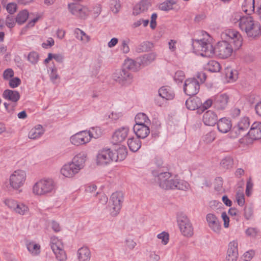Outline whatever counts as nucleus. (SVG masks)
Returning a JSON list of instances; mask_svg holds the SVG:
<instances>
[{
    "label": "nucleus",
    "instance_id": "nucleus-16",
    "mask_svg": "<svg viewBox=\"0 0 261 261\" xmlns=\"http://www.w3.org/2000/svg\"><path fill=\"white\" fill-rule=\"evenodd\" d=\"M238 244L237 241L230 242L228 246L225 261H237L238 257Z\"/></svg>",
    "mask_w": 261,
    "mask_h": 261
},
{
    "label": "nucleus",
    "instance_id": "nucleus-57",
    "mask_svg": "<svg viewBox=\"0 0 261 261\" xmlns=\"http://www.w3.org/2000/svg\"><path fill=\"white\" fill-rule=\"evenodd\" d=\"M244 216L246 219L249 220L253 216V208L249 206H246L244 208Z\"/></svg>",
    "mask_w": 261,
    "mask_h": 261
},
{
    "label": "nucleus",
    "instance_id": "nucleus-45",
    "mask_svg": "<svg viewBox=\"0 0 261 261\" xmlns=\"http://www.w3.org/2000/svg\"><path fill=\"white\" fill-rule=\"evenodd\" d=\"M233 165V159L230 156H226L223 159L220 163L222 168L228 169L232 167Z\"/></svg>",
    "mask_w": 261,
    "mask_h": 261
},
{
    "label": "nucleus",
    "instance_id": "nucleus-37",
    "mask_svg": "<svg viewBox=\"0 0 261 261\" xmlns=\"http://www.w3.org/2000/svg\"><path fill=\"white\" fill-rule=\"evenodd\" d=\"M13 212L20 215H25L29 214V208L28 206L24 203L17 202Z\"/></svg>",
    "mask_w": 261,
    "mask_h": 261
},
{
    "label": "nucleus",
    "instance_id": "nucleus-48",
    "mask_svg": "<svg viewBox=\"0 0 261 261\" xmlns=\"http://www.w3.org/2000/svg\"><path fill=\"white\" fill-rule=\"evenodd\" d=\"M216 138V133L214 131H211L202 137V139L204 142L206 144H210L212 143Z\"/></svg>",
    "mask_w": 261,
    "mask_h": 261
},
{
    "label": "nucleus",
    "instance_id": "nucleus-14",
    "mask_svg": "<svg viewBox=\"0 0 261 261\" xmlns=\"http://www.w3.org/2000/svg\"><path fill=\"white\" fill-rule=\"evenodd\" d=\"M199 83L195 78L188 79L185 82L184 91L187 95H196L199 92Z\"/></svg>",
    "mask_w": 261,
    "mask_h": 261
},
{
    "label": "nucleus",
    "instance_id": "nucleus-38",
    "mask_svg": "<svg viewBox=\"0 0 261 261\" xmlns=\"http://www.w3.org/2000/svg\"><path fill=\"white\" fill-rule=\"evenodd\" d=\"M225 76L229 82L236 81L238 77V72L237 70L233 69L231 67H227L225 69Z\"/></svg>",
    "mask_w": 261,
    "mask_h": 261
},
{
    "label": "nucleus",
    "instance_id": "nucleus-49",
    "mask_svg": "<svg viewBox=\"0 0 261 261\" xmlns=\"http://www.w3.org/2000/svg\"><path fill=\"white\" fill-rule=\"evenodd\" d=\"M90 136V140L92 138H98L101 135V132L100 129L98 127H92L90 130L87 131Z\"/></svg>",
    "mask_w": 261,
    "mask_h": 261
},
{
    "label": "nucleus",
    "instance_id": "nucleus-23",
    "mask_svg": "<svg viewBox=\"0 0 261 261\" xmlns=\"http://www.w3.org/2000/svg\"><path fill=\"white\" fill-rule=\"evenodd\" d=\"M247 135L253 140L261 139V123H254Z\"/></svg>",
    "mask_w": 261,
    "mask_h": 261
},
{
    "label": "nucleus",
    "instance_id": "nucleus-50",
    "mask_svg": "<svg viewBox=\"0 0 261 261\" xmlns=\"http://www.w3.org/2000/svg\"><path fill=\"white\" fill-rule=\"evenodd\" d=\"M39 59V54L34 51L30 52L28 56V60L33 65H35L38 63Z\"/></svg>",
    "mask_w": 261,
    "mask_h": 261
},
{
    "label": "nucleus",
    "instance_id": "nucleus-9",
    "mask_svg": "<svg viewBox=\"0 0 261 261\" xmlns=\"http://www.w3.org/2000/svg\"><path fill=\"white\" fill-rule=\"evenodd\" d=\"M50 247L56 255V258L59 261H65L67 259L66 254L64 249V245L61 240L57 237H53L50 238Z\"/></svg>",
    "mask_w": 261,
    "mask_h": 261
},
{
    "label": "nucleus",
    "instance_id": "nucleus-11",
    "mask_svg": "<svg viewBox=\"0 0 261 261\" xmlns=\"http://www.w3.org/2000/svg\"><path fill=\"white\" fill-rule=\"evenodd\" d=\"M132 78L131 73L125 68L117 70L113 74V80L122 86L130 84Z\"/></svg>",
    "mask_w": 261,
    "mask_h": 261
},
{
    "label": "nucleus",
    "instance_id": "nucleus-55",
    "mask_svg": "<svg viewBox=\"0 0 261 261\" xmlns=\"http://www.w3.org/2000/svg\"><path fill=\"white\" fill-rule=\"evenodd\" d=\"M130 42L129 39H124L121 41L120 49L124 54H127L129 51L128 44Z\"/></svg>",
    "mask_w": 261,
    "mask_h": 261
},
{
    "label": "nucleus",
    "instance_id": "nucleus-32",
    "mask_svg": "<svg viewBox=\"0 0 261 261\" xmlns=\"http://www.w3.org/2000/svg\"><path fill=\"white\" fill-rule=\"evenodd\" d=\"M256 3L257 0H245L242 5L243 11L250 14L256 8Z\"/></svg>",
    "mask_w": 261,
    "mask_h": 261
},
{
    "label": "nucleus",
    "instance_id": "nucleus-33",
    "mask_svg": "<svg viewBox=\"0 0 261 261\" xmlns=\"http://www.w3.org/2000/svg\"><path fill=\"white\" fill-rule=\"evenodd\" d=\"M141 65L140 60L137 61L133 59H127L125 60L124 67L127 70L137 71L138 68Z\"/></svg>",
    "mask_w": 261,
    "mask_h": 261
},
{
    "label": "nucleus",
    "instance_id": "nucleus-15",
    "mask_svg": "<svg viewBox=\"0 0 261 261\" xmlns=\"http://www.w3.org/2000/svg\"><path fill=\"white\" fill-rule=\"evenodd\" d=\"M70 141L75 146L85 144L90 141V136L87 130L81 131L72 135L70 138Z\"/></svg>",
    "mask_w": 261,
    "mask_h": 261
},
{
    "label": "nucleus",
    "instance_id": "nucleus-25",
    "mask_svg": "<svg viewBox=\"0 0 261 261\" xmlns=\"http://www.w3.org/2000/svg\"><path fill=\"white\" fill-rule=\"evenodd\" d=\"M217 127L219 132L226 133L230 130L232 127L231 121L226 118H222L217 122Z\"/></svg>",
    "mask_w": 261,
    "mask_h": 261
},
{
    "label": "nucleus",
    "instance_id": "nucleus-41",
    "mask_svg": "<svg viewBox=\"0 0 261 261\" xmlns=\"http://www.w3.org/2000/svg\"><path fill=\"white\" fill-rule=\"evenodd\" d=\"M76 17L81 19H86L89 15L90 10L85 6L81 5V8L79 9Z\"/></svg>",
    "mask_w": 261,
    "mask_h": 261
},
{
    "label": "nucleus",
    "instance_id": "nucleus-17",
    "mask_svg": "<svg viewBox=\"0 0 261 261\" xmlns=\"http://www.w3.org/2000/svg\"><path fill=\"white\" fill-rule=\"evenodd\" d=\"M129 128L126 126L119 128L114 132L112 136L114 144H118L124 141L128 136Z\"/></svg>",
    "mask_w": 261,
    "mask_h": 261
},
{
    "label": "nucleus",
    "instance_id": "nucleus-1",
    "mask_svg": "<svg viewBox=\"0 0 261 261\" xmlns=\"http://www.w3.org/2000/svg\"><path fill=\"white\" fill-rule=\"evenodd\" d=\"M227 35L229 38V40L220 41L214 48V54L221 59H226L229 57L232 54L233 48L231 44L234 45V49H239L242 45V37L240 34L235 30H229Z\"/></svg>",
    "mask_w": 261,
    "mask_h": 261
},
{
    "label": "nucleus",
    "instance_id": "nucleus-43",
    "mask_svg": "<svg viewBox=\"0 0 261 261\" xmlns=\"http://www.w3.org/2000/svg\"><path fill=\"white\" fill-rule=\"evenodd\" d=\"M206 68L211 72H217L220 71L221 69V65L217 61L211 60L208 62Z\"/></svg>",
    "mask_w": 261,
    "mask_h": 261
},
{
    "label": "nucleus",
    "instance_id": "nucleus-12",
    "mask_svg": "<svg viewBox=\"0 0 261 261\" xmlns=\"http://www.w3.org/2000/svg\"><path fill=\"white\" fill-rule=\"evenodd\" d=\"M250 126V120L248 117H244L241 118L231 131V134L234 138H237L243 135L248 130Z\"/></svg>",
    "mask_w": 261,
    "mask_h": 261
},
{
    "label": "nucleus",
    "instance_id": "nucleus-47",
    "mask_svg": "<svg viewBox=\"0 0 261 261\" xmlns=\"http://www.w3.org/2000/svg\"><path fill=\"white\" fill-rule=\"evenodd\" d=\"M81 5L80 4L70 3H69L67 5V8L69 12L73 16H76L78 11H79V9L81 8Z\"/></svg>",
    "mask_w": 261,
    "mask_h": 261
},
{
    "label": "nucleus",
    "instance_id": "nucleus-8",
    "mask_svg": "<svg viewBox=\"0 0 261 261\" xmlns=\"http://www.w3.org/2000/svg\"><path fill=\"white\" fill-rule=\"evenodd\" d=\"M177 222L181 233L185 237H191L193 234V227L187 216L184 214L177 215Z\"/></svg>",
    "mask_w": 261,
    "mask_h": 261
},
{
    "label": "nucleus",
    "instance_id": "nucleus-63",
    "mask_svg": "<svg viewBox=\"0 0 261 261\" xmlns=\"http://www.w3.org/2000/svg\"><path fill=\"white\" fill-rule=\"evenodd\" d=\"M49 77L51 81L53 83H56V80L59 79V76L57 73V70L56 68H52L51 72L49 74Z\"/></svg>",
    "mask_w": 261,
    "mask_h": 261
},
{
    "label": "nucleus",
    "instance_id": "nucleus-24",
    "mask_svg": "<svg viewBox=\"0 0 261 261\" xmlns=\"http://www.w3.org/2000/svg\"><path fill=\"white\" fill-rule=\"evenodd\" d=\"M203 122L206 125L214 126L217 123V115L213 111H207L203 114Z\"/></svg>",
    "mask_w": 261,
    "mask_h": 261
},
{
    "label": "nucleus",
    "instance_id": "nucleus-54",
    "mask_svg": "<svg viewBox=\"0 0 261 261\" xmlns=\"http://www.w3.org/2000/svg\"><path fill=\"white\" fill-rule=\"evenodd\" d=\"M5 8H6L7 12L11 15L14 14L17 9V5L14 3L7 4Z\"/></svg>",
    "mask_w": 261,
    "mask_h": 261
},
{
    "label": "nucleus",
    "instance_id": "nucleus-6",
    "mask_svg": "<svg viewBox=\"0 0 261 261\" xmlns=\"http://www.w3.org/2000/svg\"><path fill=\"white\" fill-rule=\"evenodd\" d=\"M124 200L123 194L121 191L113 193L110 199V214L115 217L119 213Z\"/></svg>",
    "mask_w": 261,
    "mask_h": 261
},
{
    "label": "nucleus",
    "instance_id": "nucleus-30",
    "mask_svg": "<svg viewBox=\"0 0 261 261\" xmlns=\"http://www.w3.org/2000/svg\"><path fill=\"white\" fill-rule=\"evenodd\" d=\"M77 257L79 261H89L91 258V252L87 247L80 248L77 251Z\"/></svg>",
    "mask_w": 261,
    "mask_h": 261
},
{
    "label": "nucleus",
    "instance_id": "nucleus-21",
    "mask_svg": "<svg viewBox=\"0 0 261 261\" xmlns=\"http://www.w3.org/2000/svg\"><path fill=\"white\" fill-rule=\"evenodd\" d=\"M134 131L139 138L144 139L150 133L149 126L147 124H135L133 127Z\"/></svg>",
    "mask_w": 261,
    "mask_h": 261
},
{
    "label": "nucleus",
    "instance_id": "nucleus-31",
    "mask_svg": "<svg viewBox=\"0 0 261 261\" xmlns=\"http://www.w3.org/2000/svg\"><path fill=\"white\" fill-rule=\"evenodd\" d=\"M149 6L150 3L147 0H142L135 6L133 14L137 15L141 13L144 12L148 10Z\"/></svg>",
    "mask_w": 261,
    "mask_h": 261
},
{
    "label": "nucleus",
    "instance_id": "nucleus-34",
    "mask_svg": "<svg viewBox=\"0 0 261 261\" xmlns=\"http://www.w3.org/2000/svg\"><path fill=\"white\" fill-rule=\"evenodd\" d=\"M27 248L33 255H37L40 253V245L34 241H27Z\"/></svg>",
    "mask_w": 261,
    "mask_h": 261
},
{
    "label": "nucleus",
    "instance_id": "nucleus-59",
    "mask_svg": "<svg viewBox=\"0 0 261 261\" xmlns=\"http://www.w3.org/2000/svg\"><path fill=\"white\" fill-rule=\"evenodd\" d=\"M9 86L12 88H15L19 86L21 84V80L18 77H14L9 80Z\"/></svg>",
    "mask_w": 261,
    "mask_h": 261
},
{
    "label": "nucleus",
    "instance_id": "nucleus-39",
    "mask_svg": "<svg viewBox=\"0 0 261 261\" xmlns=\"http://www.w3.org/2000/svg\"><path fill=\"white\" fill-rule=\"evenodd\" d=\"M74 34L76 39L80 40L84 43L88 42L90 40V37L79 28L74 30Z\"/></svg>",
    "mask_w": 261,
    "mask_h": 261
},
{
    "label": "nucleus",
    "instance_id": "nucleus-61",
    "mask_svg": "<svg viewBox=\"0 0 261 261\" xmlns=\"http://www.w3.org/2000/svg\"><path fill=\"white\" fill-rule=\"evenodd\" d=\"M253 186V184L251 181V178H249L247 181L245 191L246 195L248 197L251 195Z\"/></svg>",
    "mask_w": 261,
    "mask_h": 261
},
{
    "label": "nucleus",
    "instance_id": "nucleus-56",
    "mask_svg": "<svg viewBox=\"0 0 261 261\" xmlns=\"http://www.w3.org/2000/svg\"><path fill=\"white\" fill-rule=\"evenodd\" d=\"M236 198L239 205L243 206L245 202V196L243 192H237Z\"/></svg>",
    "mask_w": 261,
    "mask_h": 261
},
{
    "label": "nucleus",
    "instance_id": "nucleus-4",
    "mask_svg": "<svg viewBox=\"0 0 261 261\" xmlns=\"http://www.w3.org/2000/svg\"><path fill=\"white\" fill-rule=\"evenodd\" d=\"M241 30L249 38L256 39L261 36L260 23L250 16L243 19L241 22Z\"/></svg>",
    "mask_w": 261,
    "mask_h": 261
},
{
    "label": "nucleus",
    "instance_id": "nucleus-35",
    "mask_svg": "<svg viewBox=\"0 0 261 261\" xmlns=\"http://www.w3.org/2000/svg\"><path fill=\"white\" fill-rule=\"evenodd\" d=\"M127 145L129 149L133 152L138 151L141 146V142L139 138H132L128 139Z\"/></svg>",
    "mask_w": 261,
    "mask_h": 261
},
{
    "label": "nucleus",
    "instance_id": "nucleus-60",
    "mask_svg": "<svg viewBox=\"0 0 261 261\" xmlns=\"http://www.w3.org/2000/svg\"><path fill=\"white\" fill-rule=\"evenodd\" d=\"M158 238L162 240V242L164 245H166L169 241V234L166 232H162L157 236Z\"/></svg>",
    "mask_w": 261,
    "mask_h": 261
},
{
    "label": "nucleus",
    "instance_id": "nucleus-18",
    "mask_svg": "<svg viewBox=\"0 0 261 261\" xmlns=\"http://www.w3.org/2000/svg\"><path fill=\"white\" fill-rule=\"evenodd\" d=\"M206 221L208 226L215 233H219L221 231V226L217 217L213 214H208L206 217Z\"/></svg>",
    "mask_w": 261,
    "mask_h": 261
},
{
    "label": "nucleus",
    "instance_id": "nucleus-52",
    "mask_svg": "<svg viewBox=\"0 0 261 261\" xmlns=\"http://www.w3.org/2000/svg\"><path fill=\"white\" fill-rule=\"evenodd\" d=\"M247 18V16H241L239 13L234 14L231 19V21L233 23H238V25L241 29V22L243 18Z\"/></svg>",
    "mask_w": 261,
    "mask_h": 261
},
{
    "label": "nucleus",
    "instance_id": "nucleus-29",
    "mask_svg": "<svg viewBox=\"0 0 261 261\" xmlns=\"http://www.w3.org/2000/svg\"><path fill=\"white\" fill-rule=\"evenodd\" d=\"M44 133V130L42 126L40 124H38L30 130L28 134V137L31 139H37L39 138Z\"/></svg>",
    "mask_w": 261,
    "mask_h": 261
},
{
    "label": "nucleus",
    "instance_id": "nucleus-22",
    "mask_svg": "<svg viewBox=\"0 0 261 261\" xmlns=\"http://www.w3.org/2000/svg\"><path fill=\"white\" fill-rule=\"evenodd\" d=\"M87 154L84 151H81L76 154L72 159L71 162L80 170L82 169L86 161Z\"/></svg>",
    "mask_w": 261,
    "mask_h": 261
},
{
    "label": "nucleus",
    "instance_id": "nucleus-40",
    "mask_svg": "<svg viewBox=\"0 0 261 261\" xmlns=\"http://www.w3.org/2000/svg\"><path fill=\"white\" fill-rule=\"evenodd\" d=\"M29 14V12L27 10H23L20 11L15 18L16 23L19 25L23 24L28 19Z\"/></svg>",
    "mask_w": 261,
    "mask_h": 261
},
{
    "label": "nucleus",
    "instance_id": "nucleus-28",
    "mask_svg": "<svg viewBox=\"0 0 261 261\" xmlns=\"http://www.w3.org/2000/svg\"><path fill=\"white\" fill-rule=\"evenodd\" d=\"M127 155V150L125 146H119L115 152H113V160L115 162L124 160Z\"/></svg>",
    "mask_w": 261,
    "mask_h": 261
},
{
    "label": "nucleus",
    "instance_id": "nucleus-51",
    "mask_svg": "<svg viewBox=\"0 0 261 261\" xmlns=\"http://www.w3.org/2000/svg\"><path fill=\"white\" fill-rule=\"evenodd\" d=\"M17 202V201L11 198H6L4 200L5 204L13 211H14Z\"/></svg>",
    "mask_w": 261,
    "mask_h": 261
},
{
    "label": "nucleus",
    "instance_id": "nucleus-13",
    "mask_svg": "<svg viewBox=\"0 0 261 261\" xmlns=\"http://www.w3.org/2000/svg\"><path fill=\"white\" fill-rule=\"evenodd\" d=\"M113 160V152L110 148H103L99 150L96 156V163L99 165H107Z\"/></svg>",
    "mask_w": 261,
    "mask_h": 261
},
{
    "label": "nucleus",
    "instance_id": "nucleus-7",
    "mask_svg": "<svg viewBox=\"0 0 261 261\" xmlns=\"http://www.w3.org/2000/svg\"><path fill=\"white\" fill-rule=\"evenodd\" d=\"M3 97L6 100L12 101V103L5 102L4 105L7 111L9 113H12L16 106V103L20 99V94L16 90L10 89L5 90L3 94Z\"/></svg>",
    "mask_w": 261,
    "mask_h": 261
},
{
    "label": "nucleus",
    "instance_id": "nucleus-44",
    "mask_svg": "<svg viewBox=\"0 0 261 261\" xmlns=\"http://www.w3.org/2000/svg\"><path fill=\"white\" fill-rule=\"evenodd\" d=\"M136 124H147L149 120L147 115L143 113H138L135 117Z\"/></svg>",
    "mask_w": 261,
    "mask_h": 261
},
{
    "label": "nucleus",
    "instance_id": "nucleus-20",
    "mask_svg": "<svg viewBox=\"0 0 261 261\" xmlns=\"http://www.w3.org/2000/svg\"><path fill=\"white\" fill-rule=\"evenodd\" d=\"M229 97L226 94L217 95L214 100V106L218 110H224L227 106Z\"/></svg>",
    "mask_w": 261,
    "mask_h": 261
},
{
    "label": "nucleus",
    "instance_id": "nucleus-27",
    "mask_svg": "<svg viewBox=\"0 0 261 261\" xmlns=\"http://www.w3.org/2000/svg\"><path fill=\"white\" fill-rule=\"evenodd\" d=\"M187 108L190 110H195L200 109L202 106V101L200 98L193 97L188 99L186 101Z\"/></svg>",
    "mask_w": 261,
    "mask_h": 261
},
{
    "label": "nucleus",
    "instance_id": "nucleus-5",
    "mask_svg": "<svg viewBox=\"0 0 261 261\" xmlns=\"http://www.w3.org/2000/svg\"><path fill=\"white\" fill-rule=\"evenodd\" d=\"M56 183L51 178H43L37 181L33 186L32 192L37 196H43L54 192Z\"/></svg>",
    "mask_w": 261,
    "mask_h": 261
},
{
    "label": "nucleus",
    "instance_id": "nucleus-2",
    "mask_svg": "<svg viewBox=\"0 0 261 261\" xmlns=\"http://www.w3.org/2000/svg\"><path fill=\"white\" fill-rule=\"evenodd\" d=\"M152 173L159 187L164 190H180L186 191L189 184L186 181L178 178H171L172 174L162 170H153Z\"/></svg>",
    "mask_w": 261,
    "mask_h": 261
},
{
    "label": "nucleus",
    "instance_id": "nucleus-42",
    "mask_svg": "<svg viewBox=\"0 0 261 261\" xmlns=\"http://www.w3.org/2000/svg\"><path fill=\"white\" fill-rule=\"evenodd\" d=\"M176 4L174 0H167L161 3L159 7L160 10L165 11H168L173 9V5Z\"/></svg>",
    "mask_w": 261,
    "mask_h": 261
},
{
    "label": "nucleus",
    "instance_id": "nucleus-64",
    "mask_svg": "<svg viewBox=\"0 0 261 261\" xmlns=\"http://www.w3.org/2000/svg\"><path fill=\"white\" fill-rule=\"evenodd\" d=\"M101 6L100 4H96L93 8V15L94 18L97 17L101 12Z\"/></svg>",
    "mask_w": 261,
    "mask_h": 261
},
{
    "label": "nucleus",
    "instance_id": "nucleus-62",
    "mask_svg": "<svg viewBox=\"0 0 261 261\" xmlns=\"http://www.w3.org/2000/svg\"><path fill=\"white\" fill-rule=\"evenodd\" d=\"M14 75V71L11 68L5 70L3 73V77L6 80H10Z\"/></svg>",
    "mask_w": 261,
    "mask_h": 261
},
{
    "label": "nucleus",
    "instance_id": "nucleus-36",
    "mask_svg": "<svg viewBox=\"0 0 261 261\" xmlns=\"http://www.w3.org/2000/svg\"><path fill=\"white\" fill-rule=\"evenodd\" d=\"M155 58L156 54L154 53H151L139 57L137 59V60H140L141 65L145 66L153 62Z\"/></svg>",
    "mask_w": 261,
    "mask_h": 261
},
{
    "label": "nucleus",
    "instance_id": "nucleus-26",
    "mask_svg": "<svg viewBox=\"0 0 261 261\" xmlns=\"http://www.w3.org/2000/svg\"><path fill=\"white\" fill-rule=\"evenodd\" d=\"M159 95L163 99L172 100L175 96V93L172 88L169 86H163L159 90Z\"/></svg>",
    "mask_w": 261,
    "mask_h": 261
},
{
    "label": "nucleus",
    "instance_id": "nucleus-58",
    "mask_svg": "<svg viewBox=\"0 0 261 261\" xmlns=\"http://www.w3.org/2000/svg\"><path fill=\"white\" fill-rule=\"evenodd\" d=\"M185 73L182 71L178 70L175 73L174 79L177 83H180L185 79Z\"/></svg>",
    "mask_w": 261,
    "mask_h": 261
},
{
    "label": "nucleus",
    "instance_id": "nucleus-19",
    "mask_svg": "<svg viewBox=\"0 0 261 261\" xmlns=\"http://www.w3.org/2000/svg\"><path fill=\"white\" fill-rule=\"evenodd\" d=\"M80 170L71 162L64 165L61 169V173L66 177H72L79 173Z\"/></svg>",
    "mask_w": 261,
    "mask_h": 261
},
{
    "label": "nucleus",
    "instance_id": "nucleus-46",
    "mask_svg": "<svg viewBox=\"0 0 261 261\" xmlns=\"http://www.w3.org/2000/svg\"><path fill=\"white\" fill-rule=\"evenodd\" d=\"M110 7L113 13H118L121 8L120 0H110Z\"/></svg>",
    "mask_w": 261,
    "mask_h": 261
},
{
    "label": "nucleus",
    "instance_id": "nucleus-10",
    "mask_svg": "<svg viewBox=\"0 0 261 261\" xmlns=\"http://www.w3.org/2000/svg\"><path fill=\"white\" fill-rule=\"evenodd\" d=\"M26 178L27 175L24 171L16 170L10 176V185L13 189L17 190L24 185Z\"/></svg>",
    "mask_w": 261,
    "mask_h": 261
},
{
    "label": "nucleus",
    "instance_id": "nucleus-3",
    "mask_svg": "<svg viewBox=\"0 0 261 261\" xmlns=\"http://www.w3.org/2000/svg\"><path fill=\"white\" fill-rule=\"evenodd\" d=\"M193 47L195 51L201 56L211 57L214 55V48L212 43V38L205 33V37L193 41Z\"/></svg>",
    "mask_w": 261,
    "mask_h": 261
},
{
    "label": "nucleus",
    "instance_id": "nucleus-53",
    "mask_svg": "<svg viewBox=\"0 0 261 261\" xmlns=\"http://www.w3.org/2000/svg\"><path fill=\"white\" fill-rule=\"evenodd\" d=\"M16 19L12 15H8L6 18V25L10 28L12 29L14 28L16 23Z\"/></svg>",
    "mask_w": 261,
    "mask_h": 261
}]
</instances>
